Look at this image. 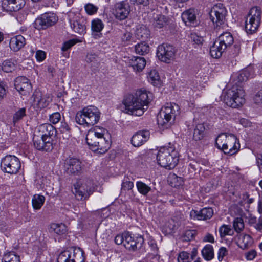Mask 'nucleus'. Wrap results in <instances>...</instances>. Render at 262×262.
<instances>
[{
	"label": "nucleus",
	"mask_w": 262,
	"mask_h": 262,
	"mask_svg": "<svg viewBox=\"0 0 262 262\" xmlns=\"http://www.w3.org/2000/svg\"><path fill=\"white\" fill-rule=\"evenodd\" d=\"M169 19L165 15L157 14L154 18L153 26L156 29H161L166 26Z\"/></svg>",
	"instance_id": "obj_28"
},
{
	"label": "nucleus",
	"mask_w": 262,
	"mask_h": 262,
	"mask_svg": "<svg viewBox=\"0 0 262 262\" xmlns=\"http://www.w3.org/2000/svg\"><path fill=\"white\" fill-rule=\"evenodd\" d=\"M134 187V184L132 182L124 180L122 183V190H131Z\"/></svg>",
	"instance_id": "obj_52"
},
{
	"label": "nucleus",
	"mask_w": 262,
	"mask_h": 262,
	"mask_svg": "<svg viewBox=\"0 0 262 262\" xmlns=\"http://www.w3.org/2000/svg\"><path fill=\"white\" fill-rule=\"evenodd\" d=\"M70 259L74 260V262H79L81 260H83L82 254L79 252H76L75 250H73L70 251Z\"/></svg>",
	"instance_id": "obj_47"
},
{
	"label": "nucleus",
	"mask_w": 262,
	"mask_h": 262,
	"mask_svg": "<svg viewBox=\"0 0 262 262\" xmlns=\"http://www.w3.org/2000/svg\"><path fill=\"white\" fill-rule=\"evenodd\" d=\"M6 84L3 81L0 82V99H3L6 95Z\"/></svg>",
	"instance_id": "obj_57"
},
{
	"label": "nucleus",
	"mask_w": 262,
	"mask_h": 262,
	"mask_svg": "<svg viewBox=\"0 0 262 262\" xmlns=\"http://www.w3.org/2000/svg\"><path fill=\"white\" fill-rule=\"evenodd\" d=\"M130 12L129 3L126 1H122L115 4L113 13L116 19L123 20L128 17Z\"/></svg>",
	"instance_id": "obj_14"
},
{
	"label": "nucleus",
	"mask_w": 262,
	"mask_h": 262,
	"mask_svg": "<svg viewBox=\"0 0 262 262\" xmlns=\"http://www.w3.org/2000/svg\"><path fill=\"white\" fill-rule=\"evenodd\" d=\"M57 262H74V260L70 259V250H65L60 253Z\"/></svg>",
	"instance_id": "obj_43"
},
{
	"label": "nucleus",
	"mask_w": 262,
	"mask_h": 262,
	"mask_svg": "<svg viewBox=\"0 0 262 262\" xmlns=\"http://www.w3.org/2000/svg\"><path fill=\"white\" fill-rule=\"evenodd\" d=\"M17 67V61L14 60H6L2 66V69L5 72H12L14 71Z\"/></svg>",
	"instance_id": "obj_32"
},
{
	"label": "nucleus",
	"mask_w": 262,
	"mask_h": 262,
	"mask_svg": "<svg viewBox=\"0 0 262 262\" xmlns=\"http://www.w3.org/2000/svg\"><path fill=\"white\" fill-rule=\"evenodd\" d=\"M148 80L154 85L158 86L161 84L160 76L155 70H151L149 73Z\"/></svg>",
	"instance_id": "obj_39"
},
{
	"label": "nucleus",
	"mask_w": 262,
	"mask_h": 262,
	"mask_svg": "<svg viewBox=\"0 0 262 262\" xmlns=\"http://www.w3.org/2000/svg\"><path fill=\"white\" fill-rule=\"evenodd\" d=\"M20 257L14 252L6 253L3 257L2 262H20Z\"/></svg>",
	"instance_id": "obj_37"
},
{
	"label": "nucleus",
	"mask_w": 262,
	"mask_h": 262,
	"mask_svg": "<svg viewBox=\"0 0 262 262\" xmlns=\"http://www.w3.org/2000/svg\"><path fill=\"white\" fill-rule=\"evenodd\" d=\"M59 130L62 133L69 132L70 128L66 122H61L59 127Z\"/></svg>",
	"instance_id": "obj_63"
},
{
	"label": "nucleus",
	"mask_w": 262,
	"mask_h": 262,
	"mask_svg": "<svg viewBox=\"0 0 262 262\" xmlns=\"http://www.w3.org/2000/svg\"><path fill=\"white\" fill-rule=\"evenodd\" d=\"M107 130L103 127L95 126L88 131L86 141L90 148L100 154L106 152L110 146V141L106 139Z\"/></svg>",
	"instance_id": "obj_2"
},
{
	"label": "nucleus",
	"mask_w": 262,
	"mask_h": 262,
	"mask_svg": "<svg viewBox=\"0 0 262 262\" xmlns=\"http://www.w3.org/2000/svg\"><path fill=\"white\" fill-rule=\"evenodd\" d=\"M76 42L74 40H70L63 43L61 48V50L62 51V55L64 57L66 58L69 57V53L66 52Z\"/></svg>",
	"instance_id": "obj_44"
},
{
	"label": "nucleus",
	"mask_w": 262,
	"mask_h": 262,
	"mask_svg": "<svg viewBox=\"0 0 262 262\" xmlns=\"http://www.w3.org/2000/svg\"><path fill=\"white\" fill-rule=\"evenodd\" d=\"M151 97V94L142 89L127 95L123 101L126 113L136 116H142L148 108Z\"/></svg>",
	"instance_id": "obj_1"
},
{
	"label": "nucleus",
	"mask_w": 262,
	"mask_h": 262,
	"mask_svg": "<svg viewBox=\"0 0 262 262\" xmlns=\"http://www.w3.org/2000/svg\"><path fill=\"white\" fill-rule=\"evenodd\" d=\"M243 239V245H241V248L243 249H246L247 248L248 245L251 242V237L248 235H244L242 237Z\"/></svg>",
	"instance_id": "obj_54"
},
{
	"label": "nucleus",
	"mask_w": 262,
	"mask_h": 262,
	"mask_svg": "<svg viewBox=\"0 0 262 262\" xmlns=\"http://www.w3.org/2000/svg\"><path fill=\"white\" fill-rule=\"evenodd\" d=\"M55 133L54 127L50 124L45 123L41 124L37 128V135L40 136L41 138H51Z\"/></svg>",
	"instance_id": "obj_21"
},
{
	"label": "nucleus",
	"mask_w": 262,
	"mask_h": 262,
	"mask_svg": "<svg viewBox=\"0 0 262 262\" xmlns=\"http://www.w3.org/2000/svg\"><path fill=\"white\" fill-rule=\"evenodd\" d=\"M226 49L233 43V37L230 32H226L221 34L217 40Z\"/></svg>",
	"instance_id": "obj_25"
},
{
	"label": "nucleus",
	"mask_w": 262,
	"mask_h": 262,
	"mask_svg": "<svg viewBox=\"0 0 262 262\" xmlns=\"http://www.w3.org/2000/svg\"><path fill=\"white\" fill-rule=\"evenodd\" d=\"M104 27L102 21L99 19H95L91 23V28L93 32H100Z\"/></svg>",
	"instance_id": "obj_42"
},
{
	"label": "nucleus",
	"mask_w": 262,
	"mask_h": 262,
	"mask_svg": "<svg viewBox=\"0 0 262 262\" xmlns=\"http://www.w3.org/2000/svg\"><path fill=\"white\" fill-rule=\"evenodd\" d=\"M26 110L25 108H21L17 111L14 115L13 122L15 124L19 120L21 119L25 116Z\"/></svg>",
	"instance_id": "obj_46"
},
{
	"label": "nucleus",
	"mask_w": 262,
	"mask_h": 262,
	"mask_svg": "<svg viewBox=\"0 0 262 262\" xmlns=\"http://www.w3.org/2000/svg\"><path fill=\"white\" fill-rule=\"evenodd\" d=\"M221 238H225L227 240L231 239L227 237H231L234 235V230H219Z\"/></svg>",
	"instance_id": "obj_49"
},
{
	"label": "nucleus",
	"mask_w": 262,
	"mask_h": 262,
	"mask_svg": "<svg viewBox=\"0 0 262 262\" xmlns=\"http://www.w3.org/2000/svg\"><path fill=\"white\" fill-rule=\"evenodd\" d=\"M45 201L44 196L40 194H35L32 199V204L33 208L39 210L41 208Z\"/></svg>",
	"instance_id": "obj_34"
},
{
	"label": "nucleus",
	"mask_w": 262,
	"mask_h": 262,
	"mask_svg": "<svg viewBox=\"0 0 262 262\" xmlns=\"http://www.w3.org/2000/svg\"><path fill=\"white\" fill-rule=\"evenodd\" d=\"M149 245L151 249V252L149 254L153 256H157L158 255V248L157 244L154 242H151Z\"/></svg>",
	"instance_id": "obj_56"
},
{
	"label": "nucleus",
	"mask_w": 262,
	"mask_h": 262,
	"mask_svg": "<svg viewBox=\"0 0 262 262\" xmlns=\"http://www.w3.org/2000/svg\"><path fill=\"white\" fill-rule=\"evenodd\" d=\"M124 234H118L115 238V242L117 245H121L124 243Z\"/></svg>",
	"instance_id": "obj_61"
},
{
	"label": "nucleus",
	"mask_w": 262,
	"mask_h": 262,
	"mask_svg": "<svg viewBox=\"0 0 262 262\" xmlns=\"http://www.w3.org/2000/svg\"><path fill=\"white\" fill-rule=\"evenodd\" d=\"M157 160L162 167L169 169H172L178 163V152L170 143L169 146L160 148L157 154Z\"/></svg>",
	"instance_id": "obj_3"
},
{
	"label": "nucleus",
	"mask_w": 262,
	"mask_h": 262,
	"mask_svg": "<svg viewBox=\"0 0 262 262\" xmlns=\"http://www.w3.org/2000/svg\"><path fill=\"white\" fill-rule=\"evenodd\" d=\"M189 254L186 252H181L178 257L179 262H189Z\"/></svg>",
	"instance_id": "obj_50"
},
{
	"label": "nucleus",
	"mask_w": 262,
	"mask_h": 262,
	"mask_svg": "<svg viewBox=\"0 0 262 262\" xmlns=\"http://www.w3.org/2000/svg\"><path fill=\"white\" fill-rule=\"evenodd\" d=\"M227 251L226 248L225 247H221L219 249V253H218V259L219 261L222 260L223 257L226 255Z\"/></svg>",
	"instance_id": "obj_59"
},
{
	"label": "nucleus",
	"mask_w": 262,
	"mask_h": 262,
	"mask_svg": "<svg viewBox=\"0 0 262 262\" xmlns=\"http://www.w3.org/2000/svg\"><path fill=\"white\" fill-rule=\"evenodd\" d=\"M64 167L67 173L77 175L82 170L81 162L77 159L70 158L66 161Z\"/></svg>",
	"instance_id": "obj_19"
},
{
	"label": "nucleus",
	"mask_w": 262,
	"mask_h": 262,
	"mask_svg": "<svg viewBox=\"0 0 262 262\" xmlns=\"http://www.w3.org/2000/svg\"><path fill=\"white\" fill-rule=\"evenodd\" d=\"M177 50L176 48L168 44L159 45L157 50V56L159 60L165 63H170L174 58Z\"/></svg>",
	"instance_id": "obj_11"
},
{
	"label": "nucleus",
	"mask_w": 262,
	"mask_h": 262,
	"mask_svg": "<svg viewBox=\"0 0 262 262\" xmlns=\"http://www.w3.org/2000/svg\"><path fill=\"white\" fill-rule=\"evenodd\" d=\"M97 58V55L93 53H88L86 57V61L87 62H94Z\"/></svg>",
	"instance_id": "obj_62"
},
{
	"label": "nucleus",
	"mask_w": 262,
	"mask_h": 262,
	"mask_svg": "<svg viewBox=\"0 0 262 262\" xmlns=\"http://www.w3.org/2000/svg\"><path fill=\"white\" fill-rule=\"evenodd\" d=\"M205 127L203 124H198L193 131V139L195 141L202 140L204 136Z\"/></svg>",
	"instance_id": "obj_33"
},
{
	"label": "nucleus",
	"mask_w": 262,
	"mask_h": 262,
	"mask_svg": "<svg viewBox=\"0 0 262 262\" xmlns=\"http://www.w3.org/2000/svg\"><path fill=\"white\" fill-rule=\"evenodd\" d=\"M32 97L33 99V105L38 109L47 107L52 100V97L50 94L43 95L39 91H35L33 93Z\"/></svg>",
	"instance_id": "obj_15"
},
{
	"label": "nucleus",
	"mask_w": 262,
	"mask_h": 262,
	"mask_svg": "<svg viewBox=\"0 0 262 262\" xmlns=\"http://www.w3.org/2000/svg\"><path fill=\"white\" fill-rule=\"evenodd\" d=\"M1 166L4 172L14 174L18 172L21 164L19 160L16 156L7 155L2 159Z\"/></svg>",
	"instance_id": "obj_10"
},
{
	"label": "nucleus",
	"mask_w": 262,
	"mask_h": 262,
	"mask_svg": "<svg viewBox=\"0 0 262 262\" xmlns=\"http://www.w3.org/2000/svg\"><path fill=\"white\" fill-rule=\"evenodd\" d=\"M135 34L138 39H146L150 35V31L146 26L141 25L137 27Z\"/></svg>",
	"instance_id": "obj_30"
},
{
	"label": "nucleus",
	"mask_w": 262,
	"mask_h": 262,
	"mask_svg": "<svg viewBox=\"0 0 262 262\" xmlns=\"http://www.w3.org/2000/svg\"><path fill=\"white\" fill-rule=\"evenodd\" d=\"M190 37L191 40L198 46L202 45L204 41L203 38L198 35L196 33L193 32L190 34Z\"/></svg>",
	"instance_id": "obj_45"
},
{
	"label": "nucleus",
	"mask_w": 262,
	"mask_h": 262,
	"mask_svg": "<svg viewBox=\"0 0 262 262\" xmlns=\"http://www.w3.org/2000/svg\"><path fill=\"white\" fill-rule=\"evenodd\" d=\"M180 114V107L175 103H167L163 106L157 117L159 126L168 128Z\"/></svg>",
	"instance_id": "obj_7"
},
{
	"label": "nucleus",
	"mask_w": 262,
	"mask_h": 262,
	"mask_svg": "<svg viewBox=\"0 0 262 262\" xmlns=\"http://www.w3.org/2000/svg\"><path fill=\"white\" fill-rule=\"evenodd\" d=\"M125 62L129 67L132 68L135 72H140L145 68L146 61L144 57L137 56H129L126 58Z\"/></svg>",
	"instance_id": "obj_18"
},
{
	"label": "nucleus",
	"mask_w": 262,
	"mask_h": 262,
	"mask_svg": "<svg viewBox=\"0 0 262 262\" xmlns=\"http://www.w3.org/2000/svg\"><path fill=\"white\" fill-rule=\"evenodd\" d=\"M234 229H243L245 227L243 220L241 217L235 218L233 223Z\"/></svg>",
	"instance_id": "obj_48"
},
{
	"label": "nucleus",
	"mask_w": 262,
	"mask_h": 262,
	"mask_svg": "<svg viewBox=\"0 0 262 262\" xmlns=\"http://www.w3.org/2000/svg\"><path fill=\"white\" fill-rule=\"evenodd\" d=\"M226 9L222 4L215 5L210 12V18L217 27L223 24L227 15Z\"/></svg>",
	"instance_id": "obj_12"
},
{
	"label": "nucleus",
	"mask_w": 262,
	"mask_h": 262,
	"mask_svg": "<svg viewBox=\"0 0 262 262\" xmlns=\"http://www.w3.org/2000/svg\"><path fill=\"white\" fill-rule=\"evenodd\" d=\"M225 50L226 49L216 40L211 47L210 53L213 58H218L222 56Z\"/></svg>",
	"instance_id": "obj_27"
},
{
	"label": "nucleus",
	"mask_w": 262,
	"mask_h": 262,
	"mask_svg": "<svg viewBox=\"0 0 262 262\" xmlns=\"http://www.w3.org/2000/svg\"><path fill=\"white\" fill-rule=\"evenodd\" d=\"M93 181L85 179L80 180L74 185V194L78 200L88 198L94 191Z\"/></svg>",
	"instance_id": "obj_9"
},
{
	"label": "nucleus",
	"mask_w": 262,
	"mask_h": 262,
	"mask_svg": "<svg viewBox=\"0 0 262 262\" xmlns=\"http://www.w3.org/2000/svg\"><path fill=\"white\" fill-rule=\"evenodd\" d=\"M256 255V252L255 250H252L246 254V257L248 260H253Z\"/></svg>",
	"instance_id": "obj_64"
},
{
	"label": "nucleus",
	"mask_w": 262,
	"mask_h": 262,
	"mask_svg": "<svg viewBox=\"0 0 262 262\" xmlns=\"http://www.w3.org/2000/svg\"><path fill=\"white\" fill-rule=\"evenodd\" d=\"M216 145L226 154L232 155L238 151L240 145L237 138L233 134L222 133L216 138Z\"/></svg>",
	"instance_id": "obj_6"
},
{
	"label": "nucleus",
	"mask_w": 262,
	"mask_h": 262,
	"mask_svg": "<svg viewBox=\"0 0 262 262\" xmlns=\"http://www.w3.org/2000/svg\"><path fill=\"white\" fill-rule=\"evenodd\" d=\"M202 254L204 258L207 260H210L213 257V249L211 245H207L202 250Z\"/></svg>",
	"instance_id": "obj_38"
},
{
	"label": "nucleus",
	"mask_w": 262,
	"mask_h": 262,
	"mask_svg": "<svg viewBox=\"0 0 262 262\" xmlns=\"http://www.w3.org/2000/svg\"><path fill=\"white\" fill-rule=\"evenodd\" d=\"M25 43V38L21 35H17L11 38L9 46L12 50L17 52L21 49Z\"/></svg>",
	"instance_id": "obj_24"
},
{
	"label": "nucleus",
	"mask_w": 262,
	"mask_h": 262,
	"mask_svg": "<svg viewBox=\"0 0 262 262\" xmlns=\"http://www.w3.org/2000/svg\"><path fill=\"white\" fill-rule=\"evenodd\" d=\"M61 119L60 114L58 112L53 113L50 116V121L53 124L57 123Z\"/></svg>",
	"instance_id": "obj_53"
},
{
	"label": "nucleus",
	"mask_w": 262,
	"mask_h": 262,
	"mask_svg": "<svg viewBox=\"0 0 262 262\" xmlns=\"http://www.w3.org/2000/svg\"><path fill=\"white\" fill-rule=\"evenodd\" d=\"M36 58L39 61L43 60L46 58L45 52L42 51H38L36 53Z\"/></svg>",
	"instance_id": "obj_60"
},
{
	"label": "nucleus",
	"mask_w": 262,
	"mask_h": 262,
	"mask_svg": "<svg viewBox=\"0 0 262 262\" xmlns=\"http://www.w3.org/2000/svg\"><path fill=\"white\" fill-rule=\"evenodd\" d=\"M261 11L258 7L252 8L245 21V29L247 33H253L259 27L261 23Z\"/></svg>",
	"instance_id": "obj_8"
},
{
	"label": "nucleus",
	"mask_w": 262,
	"mask_h": 262,
	"mask_svg": "<svg viewBox=\"0 0 262 262\" xmlns=\"http://www.w3.org/2000/svg\"><path fill=\"white\" fill-rule=\"evenodd\" d=\"M73 30L79 34H84L86 32L85 21L82 19L74 20L71 24Z\"/></svg>",
	"instance_id": "obj_26"
},
{
	"label": "nucleus",
	"mask_w": 262,
	"mask_h": 262,
	"mask_svg": "<svg viewBox=\"0 0 262 262\" xmlns=\"http://www.w3.org/2000/svg\"><path fill=\"white\" fill-rule=\"evenodd\" d=\"M100 117V112L97 107L90 105L78 111L75 116V121L84 127H89L97 124Z\"/></svg>",
	"instance_id": "obj_4"
},
{
	"label": "nucleus",
	"mask_w": 262,
	"mask_h": 262,
	"mask_svg": "<svg viewBox=\"0 0 262 262\" xmlns=\"http://www.w3.org/2000/svg\"><path fill=\"white\" fill-rule=\"evenodd\" d=\"M84 8L86 13L90 15L95 13L98 10L97 7L92 4L85 5Z\"/></svg>",
	"instance_id": "obj_51"
},
{
	"label": "nucleus",
	"mask_w": 262,
	"mask_h": 262,
	"mask_svg": "<svg viewBox=\"0 0 262 262\" xmlns=\"http://www.w3.org/2000/svg\"><path fill=\"white\" fill-rule=\"evenodd\" d=\"M253 70L251 67H248L242 70L238 74L237 80L239 82H242L248 80V78L253 77Z\"/></svg>",
	"instance_id": "obj_31"
},
{
	"label": "nucleus",
	"mask_w": 262,
	"mask_h": 262,
	"mask_svg": "<svg viewBox=\"0 0 262 262\" xmlns=\"http://www.w3.org/2000/svg\"><path fill=\"white\" fill-rule=\"evenodd\" d=\"M135 50L137 54L143 55L149 52V47L145 42H141L135 46Z\"/></svg>",
	"instance_id": "obj_40"
},
{
	"label": "nucleus",
	"mask_w": 262,
	"mask_h": 262,
	"mask_svg": "<svg viewBox=\"0 0 262 262\" xmlns=\"http://www.w3.org/2000/svg\"><path fill=\"white\" fill-rule=\"evenodd\" d=\"M253 101L257 105L262 104V89L259 91L254 96Z\"/></svg>",
	"instance_id": "obj_55"
},
{
	"label": "nucleus",
	"mask_w": 262,
	"mask_h": 262,
	"mask_svg": "<svg viewBox=\"0 0 262 262\" xmlns=\"http://www.w3.org/2000/svg\"><path fill=\"white\" fill-rule=\"evenodd\" d=\"M57 20L58 18L54 13H46L36 19L35 25L38 29H44L54 25Z\"/></svg>",
	"instance_id": "obj_13"
},
{
	"label": "nucleus",
	"mask_w": 262,
	"mask_h": 262,
	"mask_svg": "<svg viewBox=\"0 0 262 262\" xmlns=\"http://www.w3.org/2000/svg\"><path fill=\"white\" fill-rule=\"evenodd\" d=\"M150 133L148 130L137 132L132 138V144L135 147H140L148 141Z\"/></svg>",
	"instance_id": "obj_20"
},
{
	"label": "nucleus",
	"mask_w": 262,
	"mask_h": 262,
	"mask_svg": "<svg viewBox=\"0 0 262 262\" xmlns=\"http://www.w3.org/2000/svg\"><path fill=\"white\" fill-rule=\"evenodd\" d=\"M52 138L46 139L41 138L40 136L35 134L33 137L34 147L39 150L50 151L53 148Z\"/></svg>",
	"instance_id": "obj_16"
},
{
	"label": "nucleus",
	"mask_w": 262,
	"mask_h": 262,
	"mask_svg": "<svg viewBox=\"0 0 262 262\" xmlns=\"http://www.w3.org/2000/svg\"><path fill=\"white\" fill-rule=\"evenodd\" d=\"M67 227L65 224L63 223H53L50 224V229H57V228L64 229Z\"/></svg>",
	"instance_id": "obj_58"
},
{
	"label": "nucleus",
	"mask_w": 262,
	"mask_h": 262,
	"mask_svg": "<svg viewBox=\"0 0 262 262\" xmlns=\"http://www.w3.org/2000/svg\"><path fill=\"white\" fill-rule=\"evenodd\" d=\"M182 18L185 23L189 22L190 25L194 24L196 22L195 10L193 9H190L184 12L182 15Z\"/></svg>",
	"instance_id": "obj_29"
},
{
	"label": "nucleus",
	"mask_w": 262,
	"mask_h": 262,
	"mask_svg": "<svg viewBox=\"0 0 262 262\" xmlns=\"http://www.w3.org/2000/svg\"><path fill=\"white\" fill-rule=\"evenodd\" d=\"M213 214L211 208H204L199 211L192 210L190 212L191 217L196 218L198 220H206L211 218Z\"/></svg>",
	"instance_id": "obj_22"
},
{
	"label": "nucleus",
	"mask_w": 262,
	"mask_h": 262,
	"mask_svg": "<svg viewBox=\"0 0 262 262\" xmlns=\"http://www.w3.org/2000/svg\"><path fill=\"white\" fill-rule=\"evenodd\" d=\"M168 181L169 184L173 187L182 186L184 183L183 179L182 177H178L174 173L169 176Z\"/></svg>",
	"instance_id": "obj_36"
},
{
	"label": "nucleus",
	"mask_w": 262,
	"mask_h": 262,
	"mask_svg": "<svg viewBox=\"0 0 262 262\" xmlns=\"http://www.w3.org/2000/svg\"><path fill=\"white\" fill-rule=\"evenodd\" d=\"M138 241L134 240L130 243L124 244L125 247L129 251H135L141 248L144 242L143 238L140 237Z\"/></svg>",
	"instance_id": "obj_35"
},
{
	"label": "nucleus",
	"mask_w": 262,
	"mask_h": 262,
	"mask_svg": "<svg viewBox=\"0 0 262 262\" xmlns=\"http://www.w3.org/2000/svg\"><path fill=\"white\" fill-rule=\"evenodd\" d=\"M15 89L23 95L29 94L32 91V85L30 80L26 77H17L14 82Z\"/></svg>",
	"instance_id": "obj_17"
},
{
	"label": "nucleus",
	"mask_w": 262,
	"mask_h": 262,
	"mask_svg": "<svg viewBox=\"0 0 262 262\" xmlns=\"http://www.w3.org/2000/svg\"><path fill=\"white\" fill-rule=\"evenodd\" d=\"M223 100L226 104L232 108H238L245 103V92L242 86L234 85L223 92Z\"/></svg>",
	"instance_id": "obj_5"
},
{
	"label": "nucleus",
	"mask_w": 262,
	"mask_h": 262,
	"mask_svg": "<svg viewBox=\"0 0 262 262\" xmlns=\"http://www.w3.org/2000/svg\"><path fill=\"white\" fill-rule=\"evenodd\" d=\"M7 3V11H17L20 9L25 5V0H4L3 3V7L5 8V5Z\"/></svg>",
	"instance_id": "obj_23"
},
{
	"label": "nucleus",
	"mask_w": 262,
	"mask_h": 262,
	"mask_svg": "<svg viewBox=\"0 0 262 262\" xmlns=\"http://www.w3.org/2000/svg\"><path fill=\"white\" fill-rule=\"evenodd\" d=\"M136 186L138 191L143 195H146L151 190L150 187L141 181H137Z\"/></svg>",
	"instance_id": "obj_41"
}]
</instances>
